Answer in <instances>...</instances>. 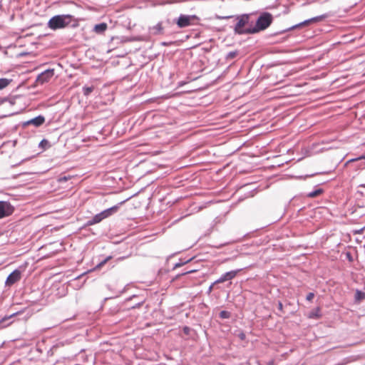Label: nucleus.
<instances>
[{
	"instance_id": "obj_1",
	"label": "nucleus",
	"mask_w": 365,
	"mask_h": 365,
	"mask_svg": "<svg viewBox=\"0 0 365 365\" xmlns=\"http://www.w3.org/2000/svg\"><path fill=\"white\" fill-rule=\"evenodd\" d=\"M73 20V16L70 14L56 15L48 21V26L52 30H57L66 27Z\"/></svg>"
},
{
	"instance_id": "obj_2",
	"label": "nucleus",
	"mask_w": 365,
	"mask_h": 365,
	"mask_svg": "<svg viewBox=\"0 0 365 365\" xmlns=\"http://www.w3.org/2000/svg\"><path fill=\"white\" fill-rule=\"evenodd\" d=\"M272 21V16L269 13L262 14L257 20L256 26L252 31L248 33H257L259 31L266 29Z\"/></svg>"
},
{
	"instance_id": "obj_3",
	"label": "nucleus",
	"mask_w": 365,
	"mask_h": 365,
	"mask_svg": "<svg viewBox=\"0 0 365 365\" xmlns=\"http://www.w3.org/2000/svg\"><path fill=\"white\" fill-rule=\"evenodd\" d=\"M118 205H115L102 211L101 212L96 215L91 220L88 221L87 225H93L101 222L103 220L108 218L115 214L118 210Z\"/></svg>"
},
{
	"instance_id": "obj_4",
	"label": "nucleus",
	"mask_w": 365,
	"mask_h": 365,
	"mask_svg": "<svg viewBox=\"0 0 365 365\" xmlns=\"http://www.w3.org/2000/svg\"><path fill=\"white\" fill-rule=\"evenodd\" d=\"M198 20L199 18L195 15H180L177 20L176 24L179 28H185L188 26L195 24V21H197Z\"/></svg>"
},
{
	"instance_id": "obj_5",
	"label": "nucleus",
	"mask_w": 365,
	"mask_h": 365,
	"mask_svg": "<svg viewBox=\"0 0 365 365\" xmlns=\"http://www.w3.org/2000/svg\"><path fill=\"white\" fill-rule=\"evenodd\" d=\"M54 75V69H47L40 73L36 80V85H43L48 82Z\"/></svg>"
},
{
	"instance_id": "obj_6",
	"label": "nucleus",
	"mask_w": 365,
	"mask_h": 365,
	"mask_svg": "<svg viewBox=\"0 0 365 365\" xmlns=\"http://www.w3.org/2000/svg\"><path fill=\"white\" fill-rule=\"evenodd\" d=\"M14 211V208L9 202L0 201V219L11 215Z\"/></svg>"
},
{
	"instance_id": "obj_7",
	"label": "nucleus",
	"mask_w": 365,
	"mask_h": 365,
	"mask_svg": "<svg viewBox=\"0 0 365 365\" xmlns=\"http://www.w3.org/2000/svg\"><path fill=\"white\" fill-rule=\"evenodd\" d=\"M21 278V273L19 269H15L7 277L5 284L7 287H11L16 282H19Z\"/></svg>"
},
{
	"instance_id": "obj_8",
	"label": "nucleus",
	"mask_w": 365,
	"mask_h": 365,
	"mask_svg": "<svg viewBox=\"0 0 365 365\" xmlns=\"http://www.w3.org/2000/svg\"><path fill=\"white\" fill-rule=\"evenodd\" d=\"M248 22V16H242L239 18L238 21L235 27V31L236 33L241 34L243 33H248L247 31H244L243 27L247 24Z\"/></svg>"
},
{
	"instance_id": "obj_9",
	"label": "nucleus",
	"mask_w": 365,
	"mask_h": 365,
	"mask_svg": "<svg viewBox=\"0 0 365 365\" xmlns=\"http://www.w3.org/2000/svg\"><path fill=\"white\" fill-rule=\"evenodd\" d=\"M45 121V118L44 117L41 116V115H39L38 117H36L31 120H30L29 121H28V124H33L36 126H40Z\"/></svg>"
},
{
	"instance_id": "obj_10",
	"label": "nucleus",
	"mask_w": 365,
	"mask_h": 365,
	"mask_svg": "<svg viewBox=\"0 0 365 365\" xmlns=\"http://www.w3.org/2000/svg\"><path fill=\"white\" fill-rule=\"evenodd\" d=\"M322 317L321 314V309L320 307H317L316 309H313L312 312H310L308 314V317L309 319H320Z\"/></svg>"
},
{
	"instance_id": "obj_11",
	"label": "nucleus",
	"mask_w": 365,
	"mask_h": 365,
	"mask_svg": "<svg viewBox=\"0 0 365 365\" xmlns=\"http://www.w3.org/2000/svg\"><path fill=\"white\" fill-rule=\"evenodd\" d=\"M107 28L108 25L106 23H101L94 26L93 31L97 34H102L107 29Z\"/></svg>"
},
{
	"instance_id": "obj_12",
	"label": "nucleus",
	"mask_w": 365,
	"mask_h": 365,
	"mask_svg": "<svg viewBox=\"0 0 365 365\" xmlns=\"http://www.w3.org/2000/svg\"><path fill=\"white\" fill-rule=\"evenodd\" d=\"M12 82V79L2 78H0V91L4 89L7 86H9Z\"/></svg>"
},
{
	"instance_id": "obj_13",
	"label": "nucleus",
	"mask_w": 365,
	"mask_h": 365,
	"mask_svg": "<svg viewBox=\"0 0 365 365\" xmlns=\"http://www.w3.org/2000/svg\"><path fill=\"white\" fill-rule=\"evenodd\" d=\"M241 269H237V270H233V271L227 272H226L225 274V277L227 279V280L232 279H234L237 276V274H238V272Z\"/></svg>"
},
{
	"instance_id": "obj_14",
	"label": "nucleus",
	"mask_w": 365,
	"mask_h": 365,
	"mask_svg": "<svg viewBox=\"0 0 365 365\" xmlns=\"http://www.w3.org/2000/svg\"><path fill=\"white\" fill-rule=\"evenodd\" d=\"M322 192H323L322 189H317L316 190L308 193L307 197H309L310 198H314V197H316L320 195L321 194H322Z\"/></svg>"
},
{
	"instance_id": "obj_15",
	"label": "nucleus",
	"mask_w": 365,
	"mask_h": 365,
	"mask_svg": "<svg viewBox=\"0 0 365 365\" xmlns=\"http://www.w3.org/2000/svg\"><path fill=\"white\" fill-rule=\"evenodd\" d=\"M111 259H112V256L107 257L103 261L101 262L98 264H97L93 269L94 270L100 269L101 267H103L107 263V262H108Z\"/></svg>"
},
{
	"instance_id": "obj_16",
	"label": "nucleus",
	"mask_w": 365,
	"mask_h": 365,
	"mask_svg": "<svg viewBox=\"0 0 365 365\" xmlns=\"http://www.w3.org/2000/svg\"><path fill=\"white\" fill-rule=\"evenodd\" d=\"M94 89V87L93 86H85L83 87V94L85 96H88Z\"/></svg>"
},
{
	"instance_id": "obj_17",
	"label": "nucleus",
	"mask_w": 365,
	"mask_h": 365,
	"mask_svg": "<svg viewBox=\"0 0 365 365\" xmlns=\"http://www.w3.org/2000/svg\"><path fill=\"white\" fill-rule=\"evenodd\" d=\"M231 316L230 313L227 311H221L220 313V317L222 318V319H228L230 318Z\"/></svg>"
},
{
	"instance_id": "obj_18",
	"label": "nucleus",
	"mask_w": 365,
	"mask_h": 365,
	"mask_svg": "<svg viewBox=\"0 0 365 365\" xmlns=\"http://www.w3.org/2000/svg\"><path fill=\"white\" fill-rule=\"evenodd\" d=\"M365 298V294L361 291L357 290L356 292V299L358 300H361Z\"/></svg>"
},
{
	"instance_id": "obj_19",
	"label": "nucleus",
	"mask_w": 365,
	"mask_h": 365,
	"mask_svg": "<svg viewBox=\"0 0 365 365\" xmlns=\"http://www.w3.org/2000/svg\"><path fill=\"white\" fill-rule=\"evenodd\" d=\"M71 178V176H63V177H60L58 179V182H66L68 180H70Z\"/></svg>"
},
{
	"instance_id": "obj_20",
	"label": "nucleus",
	"mask_w": 365,
	"mask_h": 365,
	"mask_svg": "<svg viewBox=\"0 0 365 365\" xmlns=\"http://www.w3.org/2000/svg\"><path fill=\"white\" fill-rule=\"evenodd\" d=\"M227 281V279L225 277V275L223 274L220 278H219L215 283H223Z\"/></svg>"
},
{
	"instance_id": "obj_21",
	"label": "nucleus",
	"mask_w": 365,
	"mask_h": 365,
	"mask_svg": "<svg viewBox=\"0 0 365 365\" xmlns=\"http://www.w3.org/2000/svg\"><path fill=\"white\" fill-rule=\"evenodd\" d=\"M314 297V293L312 292H310L307 295V300L308 301H312Z\"/></svg>"
},
{
	"instance_id": "obj_22",
	"label": "nucleus",
	"mask_w": 365,
	"mask_h": 365,
	"mask_svg": "<svg viewBox=\"0 0 365 365\" xmlns=\"http://www.w3.org/2000/svg\"><path fill=\"white\" fill-rule=\"evenodd\" d=\"M318 21V18L317 17V18H313V19H312L310 20L306 21L304 23V24H307L309 23V22H313V21Z\"/></svg>"
},
{
	"instance_id": "obj_23",
	"label": "nucleus",
	"mask_w": 365,
	"mask_h": 365,
	"mask_svg": "<svg viewBox=\"0 0 365 365\" xmlns=\"http://www.w3.org/2000/svg\"><path fill=\"white\" fill-rule=\"evenodd\" d=\"M359 160H365V155L359 157L358 158L351 160L350 161H356Z\"/></svg>"
},
{
	"instance_id": "obj_24",
	"label": "nucleus",
	"mask_w": 365,
	"mask_h": 365,
	"mask_svg": "<svg viewBox=\"0 0 365 365\" xmlns=\"http://www.w3.org/2000/svg\"><path fill=\"white\" fill-rule=\"evenodd\" d=\"M278 308L280 311L283 310V304L281 302H279V303H278Z\"/></svg>"
},
{
	"instance_id": "obj_25",
	"label": "nucleus",
	"mask_w": 365,
	"mask_h": 365,
	"mask_svg": "<svg viewBox=\"0 0 365 365\" xmlns=\"http://www.w3.org/2000/svg\"><path fill=\"white\" fill-rule=\"evenodd\" d=\"M194 272H195V270H189V271H187V272H184L182 274H181V275H185V274H187L192 273Z\"/></svg>"
},
{
	"instance_id": "obj_26",
	"label": "nucleus",
	"mask_w": 365,
	"mask_h": 365,
	"mask_svg": "<svg viewBox=\"0 0 365 365\" xmlns=\"http://www.w3.org/2000/svg\"><path fill=\"white\" fill-rule=\"evenodd\" d=\"M6 101H7V99L6 98H0V104L4 103Z\"/></svg>"
},
{
	"instance_id": "obj_27",
	"label": "nucleus",
	"mask_w": 365,
	"mask_h": 365,
	"mask_svg": "<svg viewBox=\"0 0 365 365\" xmlns=\"http://www.w3.org/2000/svg\"><path fill=\"white\" fill-rule=\"evenodd\" d=\"M189 331H190V329H189L188 327H185L184 328V332H185V334H188V333H189Z\"/></svg>"
},
{
	"instance_id": "obj_28",
	"label": "nucleus",
	"mask_w": 365,
	"mask_h": 365,
	"mask_svg": "<svg viewBox=\"0 0 365 365\" xmlns=\"http://www.w3.org/2000/svg\"><path fill=\"white\" fill-rule=\"evenodd\" d=\"M240 339H245V334H243V333H242V334H240Z\"/></svg>"
},
{
	"instance_id": "obj_29",
	"label": "nucleus",
	"mask_w": 365,
	"mask_h": 365,
	"mask_svg": "<svg viewBox=\"0 0 365 365\" xmlns=\"http://www.w3.org/2000/svg\"><path fill=\"white\" fill-rule=\"evenodd\" d=\"M182 264H184V263H178V264H175V267H178L182 266Z\"/></svg>"
},
{
	"instance_id": "obj_30",
	"label": "nucleus",
	"mask_w": 365,
	"mask_h": 365,
	"mask_svg": "<svg viewBox=\"0 0 365 365\" xmlns=\"http://www.w3.org/2000/svg\"><path fill=\"white\" fill-rule=\"evenodd\" d=\"M269 365H274V361L273 360L270 361L269 363H268Z\"/></svg>"
}]
</instances>
